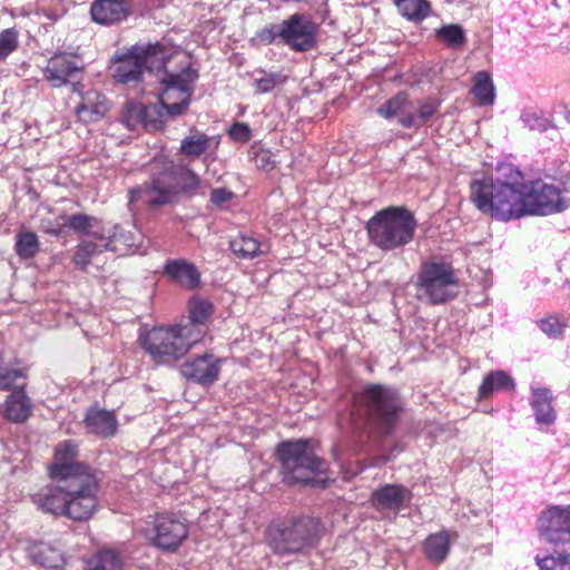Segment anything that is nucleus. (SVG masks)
<instances>
[{"instance_id": "19", "label": "nucleus", "mask_w": 570, "mask_h": 570, "mask_svg": "<svg viewBox=\"0 0 570 570\" xmlns=\"http://www.w3.org/2000/svg\"><path fill=\"white\" fill-rule=\"evenodd\" d=\"M100 240L105 242L107 250L120 254L136 253L140 246L141 234L134 229L124 230L115 225L112 228H105V237Z\"/></svg>"}, {"instance_id": "55", "label": "nucleus", "mask_w": 570, "mask_h": 570, "mask_svg": "<svg viewBox=\"0 0 570 570\" xmlns=\"http://www.w3.org/2000/svg\"><path fill=\"white\" fill-rule=\"evenodd\" d=\"M515 387V384L513 380L504 372H501V391L502 390H510L513 391Z\"/></svg>"}, {"instance_id": "40", "label": "nucleus", "mask_w": 570, "mask_h": 570, "mask_svg": "<svg viewBox=\"0 0 570 570\" xmlns=\"http://www.w3.org/2000/svg\"><path fill=\"white\" fill-rule=\"evenodd\" d=\"M538 325L551 338H559L567 328V323L556 315L539 320Z\"/></svg>"}, {"instance_id": "42", "label": "nucleus", "mask_w": 570, "mask_h": 570, "mask_svg": "<svg viewBox=\"0 0 570 570\" xmlns=\"http://www.w3.org/2000/svg\"><path fill=\"white\" fill-rule=\"evenodd\" d=\"M416 127L429 121L439 110L440 101L434 98H425L417 104Z\"/></svg>"}, {"instance_id": "49", "label": "nucleus", "mask_w": 570, "mask_h": 570, "mask_svg": "<svg viewBox=\"0 0 570 570\" xmlns=\"http://www.w3.org/2000/svg\"><path fill=\"white\" fill-rule=\"evenodd\" d=\"M229 137L238 142H247L252 137V130L248 125L244 122H235L229 131Z\"/></svg>"}, {"instance_id": "7", "label": "nucleus", "mask_w": 570, "mask_h": 570, "mask_svg": "<svg viewBox=\"0 0 570 570\" xmlns=\"http://www.w3.org/2000/svg\"><path fill=\"white\" fill-rule=\"evenodd\" d=\"M284 481L288 484H323L325 462L318 459L305 440L285 442L278 448Z\"/></svg>"}, {"instance_id": "32", "label": "nucleus", "mask_w": 570, "mask_h": 570, "mask_svg": "<svg viewBox=\"0 0 570 570\" xmlns=\"http://www.w3.org/2000/svg\"><path fill=\"white\" fill-rule=\"evenodd\" d=\"M104 250H107L105 242L83 240L76 247L72 263L78 268L85 269L90 264L91 258Z\"/></svg>"}, {"instance_id": "10", "label": "nucleus", "mask_w": 570, "mask_h": 570, "mask_svg": "<svg viewBox=\"0 0 570 570\" xmlns=\"http://www.w3.org/2000/svg\"><path fill=\"white\" fill-rule=\"evenodd\" d=\"M356 403L365 407L366 413L383 433H390L397 420L401 402L394 389L382 385L367 386Z\"/></svg>"}, {"instance_id": "38", "label": "nucleus", "mask_w": 570, "mask_h": 570, "mask_svg": "<svg viewBox=\"0 0 570 570\" xmlns=\"http://www.w3.org/2000/svg\"><path fill=\"white\" fill-rule=\"evenodd\" d=\"M122 559L114 550H102L87 564L85 570H121Z\"/></svg>"}, {"instance_id": "29", "label": "nucleus", "mask_w": 570, "mask_h": 570, "mask_svg": "<svg viewBox=\"0 0 570 570\" xmlns=\"http://www.w3.org/2000/svg\"><path fill=\"white\" fill-rule=\"evenodd\" d=\"M68 227L77 233L86 234L95 240L105 237V227L100 226L98 219L85 214L65 216V228Z\"/></svg>"}, {"instance_id": "56", "label": "nucleus", "mask_w": 570, "mask_h": 570, "mask_svg": "<svg viewBox=\"0 0 570 570\" xmlns=\"http://www.w3.org/2000/svg\"><path fill=\"white\" fill-rule=\"evenodd\" d=\"M137 193H139V191L138 190H131V200L135 198Z\"/></svg>"}, {"instance_id": "34", "label": "nucleus", "mask_w": 570, "mask_h": 570, "mask_svg": "<svg viewBox=\"0 0 570 570\" xmlns=\"http://www.w3.org/2000/svg\"><path fill=\"white\" fill-rule=\"evenodd\" d=\"M252 77L253 85L259 94L271 92L274 88L283 85L287 80V76L283 72L266 71L263 69L255 70Z\"/></svg>"}, {"instance_id": "2", "label": "nucleus", "mask_w": 570, "mask_h": 570, "mask_svg": "<svg viewBox=\"0 0 570 570\" xmlns=\"http://www.w3.org/2000/svg\"><path fill=\"white\" fill-rule=\"evenodd\" d=\"M570 199L552 184L525 183L523 174L511 163H501V219L548 216L566 210Z\"/></svg>"}, {"instance_id": "37", "label": "nucleus", "mask_w": 570, "mask_h": 570, "mask_svg": "<svg viewBox=\"0 0 570 570\" xmlns=\"http://www.w3.org/2000/svg\"><path fill=\"white\" fill-rule=\"evenodd\" d=\"M40 250L38 236L33 232H20L16 236V253L20 258H33Z\"/></svg>"}, {"instance_id": "51", "label": "nucleus", "mask_w": 570, "mask_h": 570, "mask_svg": "<svg viewBox=\"0 0 570 570\" xmlns=\"http://www.w3.org/2000/svg\"><path fill=\"white\" fill-rule=\"evenodd\" d=\"M499 376V372H490L483 380L482 384L479 387V397L487 399L494 389L495 380Z\"/></svg>"}, {"instance_id": "54", "label": "nucleus", "mask_w": 570, "mask_h": 570, "mask_svg": "<svg viewBox=\"0 0 570 570\" xmlns=\"http://www.w3.org/2000/svg\"><path fill=\"white\" fill-rule=\"evenodd\" d=\"M521 120L530 128L537 129L541 127V118L537 115V112L532 110H523L521 114Z\"/></svg>"}, {"instance_id": "41", "label": "nucleus", "mask_w": 570, "mask_h": 570, "mask_svg": "<svg viewBox=\"0 0 570 570\" xmlns=\"http://www.w3.org/2000/svg\"><path fill=\"white\" fill-rule=\"evenodd\" d=\"M19 43V33L14 28H8L0 32V61L11 55Z\"/></svg>"}, {"instance_id": "53", "label": "nucleus", "mask_w": 570, "mask_h": 570, "mask_svg": "<svg viewBox=\"0 0 570 570\" xmlns=\"http://www.w3.org/2000/svg\"><path fill=\"white\" fill-rule=\"evenodd\" d=\"M232 198L233 193L227 188H215L210 193V202L216 206H220L229 202Z\"/></svg>"}, {"instance_id": "12", "label": "nucleus", "mask_w": 570, "mask_h": 570, "mask_svg": "<svg viewBox=\"0 0 570 570\" xmlns=\"http://www.w3.org/2000/svg\"><path fill=\"white\" fill-rule=\"evenodd\" d=\"M141 531L151 544L166 552H175L188 537L186 522L173 513L153 517Z\"/></svg>"}, {"instance_id": "50", "label": "nucleus", "mask_w": 570, "mask_h": 570, "mask_svg": "<svg viewBox=\"0 0 570 570\" xmlns=\"http://www.w3.org/2000/svg\"><path fill=\"white\" fill-rule=\"evenodd\" d=\"M40 228L46 234L52 236H60L65 229V217H62V222H51L50 219L43 218L40 222Z\"/></svg>"}, {"instance_id": "52", "label": "nucleus", "mask_w": 570, "mask_h": 570, "mask_svg": "<svg viewBox=\"0 0 570 570\" xmlns=\"http://www.w3.org/2000/svg\"><path fill=\"white\" fill-rule=\"evenodd\" d=\"M256 164L263 169L271 170L275 167L276 161L269 150L261 149L256 153Z\"/></svg>"}, {"instance_id": "27", "label": "nucleus", "mask_w": 570, "mask_h": 570, "mask_svg": "<svg viewBox=\"0 0 570 570\" xmlns=\"http://www.w3.org/2000/svg\"><path fill=\"white\" fill-rule=\"evenodd\" d=\"M531 406L537 423L550 425L554 422L557 414L552 406V394L548 389L532 387Z\"/></svg>"}, {"instance_id": "47", "label": "nucleus", "mask_w": 570, "mask_h": 570, "mask_svg": "<svg viewBox=\"0 0 570 570\" xmlns=\"http://www.w3.org/2000/svg\"><path fill=\"white\" fill-rule=\"evenodd\" d=\"M278 38L282 40V23L267 24L256 33V40L262 45H271Z\"/></svg>"}, {"instance_id": "14", "label": "nucleus", "mask_w": 570, "mask_h": 570, "mask_svg": "<svg viewBox=\"0 0 570 570\" xmlns=\"http://www.w3.org/2000/svg\"><path fill=\"white\" fill-rule=\"evenodd\" d=\"M317 26L303 14H292L282 22V41L296 51L316 46Z\"/></svg>"}, {"instance_id": "5", "label": "nucleus", "mask_w": 570, "mask_h": 570, "mask_svg": "<svg viewBox=\"0 0 570 570\" xmlns=\"http://www.w3.org/2000/svg\"><path fill=\"white\" fill-rule=\"evenodd\" d=\"M174 50L163 42H138L114 57L110 67L112 76L124 85L142 80L145 73L157 76Z\"/></svg>"}, {"instance_id": "43", "label": "nucleus", "mask_w": 570, "mask_h": 570, "mask_svg": "<svg viewBox=\"0 0 570 570\" xmlns=\"http://www.w3.org/2000/svg\"><path fill=\"white\" fill-rule=\"evenodd\" d=\"M142 105L135 101H129L126 104L121 121L126 125L129 129H135L138 125H142Z\"/></svg>"}, {"instance_id": "4", "label": "nucleus", "mask_w": 570, "mask_h": 570, "mask_svg": "<svg viewBox=\"0 0 570 570\" xmlns=\"http://www.w3.org/2000/svg\"><path fill=\"white\" fill-rule=\"evenodd\" d=\"M417 220L403 206H389L375 213L366 224L370 242L383 252L403 249L414 239Z\"/></svg>"}, {"instance_id": "44", "label": "nucleus", "mask_w": 570, "mask_h": 570, "mask_svg": "<svg viewBox=\"0 0 570 570\" xmlns=\"http://www.w3.org/2000/svg\"><path fill=\"white\" fill-rule=\"evenodd\" d=\"M38 562L46 568H59L62 563L61 554L47 544L40 546L36 556Z\"/></svg>"}, {"instance_id": "1", "label": "nucleus", "mask_w": 570, "mask_h": 570, "mask_svg": "<svg viewBox=\"0 0 570 570\" xmlns=\"http://www.w3.org/2000/svg\"><path fill=\"white\" fill-rule=\"evenodd\" d=\"M78 448L71 441L60 442L49 466L52 484L33 493L39 510L73 521H87L98 510L99 480L90 466L77 461Z\"/></svg>"}, {"instance_id": "58", "label": "nucleus", "mask_w": 570, "mask_h": 570, "mask_svg": "<svg viewBox=\"0 0 570 570\" xmlns=\"http://www.w3.org/2000/svg\"><path fill=\"white\" fill-rule=\"evenodd\" d=\"M567 120L570 122V112L567 115Z\"/></svg>"}, {"instance_id": "8", "label": "nucleus", "mask_w": 570, "mask_h": 570, "mask_svg": "<svg viewBox=\"0 0 570 570\" xmlns=\"http://www.w3.org/2000/svg\"><path fill=\"white\" fill-rule=\"evenodd\" d=\"M416 288L419 299L436 305L458 295L459 282L450 264L425 262L420 267Z\"/></svg>"}, {"instance_id": "24", "label": "nucleus", "mask_w": 570, "mask_h": 570, "mask_svg": "<svg viewBox=\"0 0 570 570\" xmlns=\"http://www.w3.org/2000/svg\"><path fill=\"white\" fill-rule=\"evenodd\" d=\"M85 423L87 429L102 438L111 436L117 431V419L112 411H107L98 407L88 410Z\"/></svg>"}, {"instance_id": "30", "label": "nucleus", "mask_w": 570, "mask_h": 570, "mask_svg": "<svg viewBox=\"0 0 570 570\" xmlns=\"http://www.w3.org/2000/svg\"><path fill=\"white\" fill-rule=\"evenodd\" d=\"M217 147L218 140L202 132L185 137L180 142V151L186 156L199 157L210 146Z\"/></svg>"}, {"instance_id": "57", "label": "nucleus", "mask_w": 570, "mask_h": 570, "mask_svg": "<svg viewBox=\"0 0 570 570\" xmlns=\"http://www.w3.org/2000/svg\"><path fill=\"white\" fill-rule=\"evenodd\" d=\"M333 456L335 458V460H337V461L340 460L337 454H336V451H334Z\"/></svg>"}, {"instance_id": "11", "label": "nucleus", "mask_w": 570, "mask_h": 570, "mask_svg": "<svg viewBox=\"0 0 570 570\" xmlns=\"http://www.w3.org/2000/svg\"><path fill=\"white\" fill-rule=\"evenodd\" d=\"M321 537V524L313 518H301L279 530L271 538L275 553L285 556L313 548Z\"/></svg>"}, {"instance_id": "15", "label": "nucleus", "mask_w": 570, "mask_h": 570, "mask_svg": "<svg viewBox=\"0 0 570 570\" xmlns=\"http://www.w3.org/2000/svg\"><path fill=\"white\" fill-rule=\"evenodd\" d=\"M214 312L213 304L200 297H191L188 302V321L179 324L188 338L196 344L202 342L208 332L207 322Z\"/></svg>"}, {"instance_id": "31", "label": "nucleus", "mask_w": 570, "mask_h": 570, "mask_svg": "<svg viewBox=\"0 0 570 570\" xmlns=\"http://www.w3.org/2000/svg\"><path fill=\"white\" fill-rule=\"evenodd\" d=\"M232 252L240 258L252 259L264 253L261 243L247 235L239 234L230 239Z\"/></svg>"}, {"instance_id": "16", "label": "nucleus", "mask_w": 570, "mask_h": 570, "mask_svg": "<svg viewBox=\"0 0 570 570\" xmlns=\"http://www.w3.org/2000/svg\"><path fill=\"white\" fill-rule=\"evenodd\" d=\"M222 360L212 353L196 356L180 366L183 376L203 385L214 383L220 372Z\"/></svg>"}, {"instance_id": "18", "label": "nucleus", "mask_w": 570, "mask_h": 570, "mask_svg": "<svg viewBox=\"0 0 570 570\" xmlns=\"http://www.w3.org/2000/svg\"><path fill=\"white\" fill-rule=\"evenodd\" d=\"M130 13L127 0H95L91 3L90 14L99 24H112L125 20Z\"/></svg>"}, {"instance_id": "20", "label": "nucleus", "mask_w": 570, "mask_h": 570, "mask_svg": "<svg viewBox=\"0 0 570 570\" xmlns=\"http://www.w3.org/2000/svg\"><path fill=\"white\" fill-rule=\"evenodd\" d=\"M412 498L411 491L397 484H385L371 495V502L377 510H397L409 503Z\"/></svg>"}, {"instance_id": "21", "label": "nucleus", "mask_w": 570, "mask_h": 570, "mask_svg": "<svg viewBox=\"0 0 570 570\" xmlns=\"http://www.w3.org/2000/svg\"><path fill=\"white\" fill-rule=\"evenodd\" d=\"M164 273L171 281L186 289H195L200 284V273L196 265L186 259L168 261Z\"/></svg>"}, {"instance_id": "3", "label": "nucleus", "mask_w": 570, "mask_h": 570, "mask_svg": "<svg viewBox=\"0 0 570 570\" xmlns=\"http://www.w3.org/2000/svg\"><path fill=\"white\" fill-rule=\"evenodd\" d=\"M163 86L159 95L160 108L169 116L180 115L189 105L198 73L190 67V58L174 50L156 76Z\"/></svg>"}, {"instance_id": "22", "label": "nucleus", "mask_w": 570, "mask_h": 570, "mask_svg": "<svg viewBox=\"0 0 570 570\" xmlns=\"http://www.w3.org/2000/svg\"><path fill=\"white\" fill-rule=\"evenodd\" d=\"M455 539L456 534L448 530H441L428 535L422 544L426 559L432 563H443L446 560L451 544Z\"/></svg>"}, {"instance_id": "26", "label": "nucleus", "mask_w": 570, "mask_h": 570, "mask_svg": "<svg viewBox=\"0 0 570 570\" xmlns=\"http://www.w3.org/2000/svg\"><path fill=\"white\" fill-rule=\"evenodd\" d=\"M23 390L12 391L4 402V415L14 423L24 422L32 413V402Z\"/></svg>"}, {"instance_id": "9", "label": "nucleus", "mask_w": 570, "mask_h": 570, "mask_svg": "<svg viewBox=\"0 0 570 570\" xmlns=\"http://www.w3.org/2000/svg\"><path fill=\"white\" fill-rule=\"evenodd\" d=\"M140 341L146 353L156 364H171L196 345L191 338L187 337L179 324L154 327L141 336Z\"/></svg>"}, {"instance_id": "25", "label": "nucleus", "mask_w": 570, "mask_h": 570, "mask_svg": "<svg viewBox=\"0 0 570 570\" xmlns=\"http://www.w3.org/2000/svg\"><path fill=\"white\" fill-rule=\"evenodd\" d=\"M107 110L108 106L105 97L95 90L87 91L76 107L78 118L86 122L99 120Z\"/></svg>"}, {"instance_id": "33", "label": "nucleus", "mask_w": 570, "mask_h": 570, "mask_svg": "<svg viewBox=\"0 0 570 570\" xmlns=\"http://www.w3.org/2000/svg\"><path fill=\"white\" fill-rule=\"evenodd\" d=\"M436 38L451 49H462L466 43L464 29L460 24H446L435 30Z\"/></svg>"}, {"instance_id": "36", "label": "nucleus", "mask_w": 570, "mask_h": 570, "mask_svg": "<svg viewBox=\"0 0 570 570\" xmlns=\"http://www.w3.org/2000/svg\"><path fill=\"white\" fill-rule=\"evenodd\" d=\"M472 92L481 105L494 101V86L487 72L480 71L474 76Z\"/></svg>"}, {"instance_id": "13", "label": "nucleus", "mask_w": 570, "mask_h": 570, "mask_svg": "<svg viewBox=\"0 0 570 570\" xmlns=\"http://www.w3.org/2000/svg\"><path fill=\"white\" fill-rule=\"evenodd\" d=\"M540 537L553 544L570 541V504L547 508L538 519Z\"/></svg>"}, {"instance_id": "48", "label": "nucleus", "mask_w": 570, "mask_h": 570, "mask_svg": "<svg viewBox=\"0 0 570 570\" xmlns=\"http://www.w3.org/2000/svg\"><path fill=\"white\" fill-rule=\"evenodd\" d=\"M414 106L410 101L409 97L405 98V104H403L402 109L400 110V114H397L396 117H399V122L404 128H411L416 127V118L413 112Z\"/></svg>"}, {"instance_id": "46", "label": "nucleus", "mask_w": 570, "mask_h": 570, "mask_svg": "<svg viewBox=\"0 0 570 570\" xmlns=\"http://www.w3.org/2000/svg\"><path fill=\"white\" fill-rule=\"evenodd\" d=\"M406 96L407 95L405 92H400V94L395 95L393 98L387 100L384 105H382L377 109L379 115L386 119L396 117L397 114H400V110L402 109L403 104H405Z\"/></svg>"}, {"instance_id": "45", "label": "nucleus", "mask_w": 570, "mask_h": 570, "mask_svg": "<svg viewBox=\"0 0 570 570\" xmlns=\"http://www.w3.org/2000/svg\"><path fill=\"white\" fill-rule=\"evenodd\" d=\"M142 126L148 130H156L161 127L163 112L156 105H142Z\"/></svg>"}, {"instance_id": "6", "label": "nucleus", "mask_w": 570, "mask_h": 570, "mask_svg": "<svg viewBox=\"0 0 570 570\" xmlns=\"http://www.w3.org/2000/svg\"><path fill=\"white\" fill-rule=\"evenodd\" d=\"M151 180L145 189L153 205L174 203L181 191L199 187V177L186 167H177L165 156L155 157L150 164Z\"/></svg>"}, {"instance_id": "39", "label": "nucleus", "mask_w": 570, "mask_h": 570, "mask_svg": "<svg viewBox=\"0 0 570 570\" xmlns=\"http://www.w3.org/2000/svg\"><path fill=\"white\" fill-rule=\"evenodd\" d=\"M540 570H570V553H558L557 556L535 557Z\"/></svg>"}, {"instance_id": "28", "label": "nucleus", "mask_w": 570, "mask_h": 570, "mask_svg": "<svg viewBox=\"0 0 570 570\" xmlns=\"http://www.w3.org/2000/svg\"><path fill=\"white\" fill-rule=\"evenodd\" d=\"M26 387V373L17 364L7 361L4 354H0V391H14Z\"/></svg>"}, {"instance_id": "35", "label": "nucleus", "mask_w": 570, "mask_h": 570, "mask_svg": "<svg viewBox=\"0 0 570 570\" xmlns=\"http://www.w3.org/2000/svg\"><path fill=\"white\" fill-rule=\"evenodd\" d=\"M394 3L403 17L415 22L426 18L430 11L426 0H394Z\"/></svg>"}, {"instance_id": "17", "label": "nucleus", "mask_w": 570, "mask_h": 570, "mask_svg": "<svg viewBox=\"0 0 570 570\" xmlns=\"http://www.w3.org/2000/svg\"><path fill=\"white\" fill-rule=\"evenodd\" d=\"M81 67L76 60L67 55L51 57L43 69L45 79L53 88L66 86L80 73Z\"/></svg>"}, {"instance_id": "23", "label": "nucleus", "mask_w": 570, "mask_h": 570, "mask_svg": "<svg viewBox=\"0 0 570 570\" xmlns=\"http://www.w3.org/2000/svg\"><path fill=\"white\" fill-rule=\"evenodd\" d=\"M495 185L492 178L483 177L471 184V199L475 207L491 217H499V209L494 206Z\"/></svg>"}]
</instances>
